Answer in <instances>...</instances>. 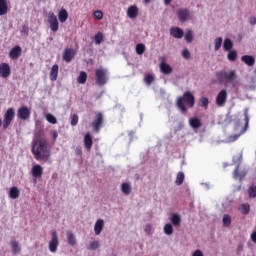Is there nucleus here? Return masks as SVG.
I'll list each match as a JSON object with an SVG mask.
<instances>
[{
    "label": "nucleus",
    "instance_id": "a211bd4d",
    "mask_svg": "<svg viewBox=\"0 0 256 256\" xmlns=\"http://www.w3.org/2000/svg\"><path fill=\"white\" fill-rule=\"evenodd\" d=\"M21 46H15L13 47L10 52H9V57L10 59H19V57L21 56Z\"/></svg>",
    "mask_w": 256,
    "mask_h": 256
},
{
    "label": "nucleus",
    "instance_id": "f8f14e48",
    "mask_svg": "<svg viewBox=\"0 0 256 256\" xmlns=\"http://www.w3.org/2000/svg\"><path fill=\"white\" fill-rule=\"evenodd\" d=\"M11 76V66L8 63H1L0 64V77L2 79H7Z\"/></svg>",
    "mask_w": 256,
    "mask_h": 256
},
{
    "label": "nucleus",
    "instance_id": "5fc2aeb1",
    "mask_svg": "<svg viewBox=\"0 0 256 256\" xmlns=\"http://www.w3.org/2000/svg\"><path fill=\"white\" fill-rule=\"evenodd\" d=\"M145 233H151V224H147L144 228Z\"/></svg>",
    "mask_w": 256,
    "mask_h": 256
},
{
    "label": "nucleus",
    "instance_id": "e433bc0d",
    "mask_svg": "<svg viewBox=\"0 0 256 256\" xmlns=\"http://www.w3.org/2000/svg\"><path fill=\"white\" fill-rule=\"evenodd\" d=\"M214 43H215V47H214L215 51H219V49H221V46L223 45V38L221 37L216 38Z\"/></svg>",
    "mask_w": 256,
    "mask_h": 256
},
{
    "label": "nucleus",
    "instance_id": "4c0bfd02",
    "mask_svg": "<svg viewBox=\"0 0 256 256\" xmlns=\"http://www.w3.org/2000/svg\"><path fill=\"white\" fill-rule=\"evenodd\" d=\"M46 121H48V123H51V125H56L57 118L53 116V114H46Z\"/></svg>",
    "mask_w": 256,
    "mask_h": 256
},
{
    "label": "nucleus",
    "instance_id": "dca6fc26",
    "mask_svg": "<svg viewBox=\"0 0 256 256\" xmlns=\"http://www.w3.org/2000/svg\"><path fill=\"white\" fill-rule=\"evenodd\" d=\"M170 35L174 37V39H183L184 32L179 27H172L170 29Z\"/></svg>",
    "mask_w": 256,
    "mask_h": 256
},
{
    "label": "nucleus",
    "instance_id": "412c9836",
    "mask_svg": "<svg viewBox=\"0 0 256 256\" xmlns=\"http://www.w3.org/2000/svg\"><path fill=\"white\" fill-rule=\"evenodd\" d=\"M189 125L192 129H201L203 124L201 123V119L193 117L189 119Z\"/></svg>",
    "mask_w": 256,
    "mask_h": 256
},
{
    "label": "nucleus",
    "instance_id": "4468645a",
    "mask_svg": "<svg viewBox=\"0 0 256 256\" xmlns=\"http://www.w3.org/2000/svg\"><path fill=\"white\" fill-rule=\"evenodd\" d=\"M160 60L162 61L160 63L161 73H163L164 75H169V74L173 73V68L169 64L165 63L166 58L161 57Z\"/></svg>",
    "mask_w": 256,
    "mask_h": 256
},
{
    "label": "nucleus",
    "instance_id": "e2e57ef3",
    "mask_svg": "<svg viewBox=\"0 0 256 256\" xmlns=\"http://www.w3.org/2000/svg\"><path fill=\"white\" fill-rule=\"evenodd\" d=\"M144 3L149 4L151 3V0H144Z\"/></svg>",
    "mask_w": 256,
    "mask_h": 256
},
{
    "label": "nucleus",
    "instance_id": "bb28decb",
    "mask_svg": "<svg viewBox=\"0 0 256 256\" xmlns=\"http://www.w3.org/2000/svg\"><path fill=\"white\" fill-rule=\"evenodd\" d=\"M19 195H21V192L19 191V188L17 186H13L9 190V198L10 199H19Z\"/></svg>",
    "mask_w": 256,
    "mask_h": 256
},
{
    "label": "nucleus",
    "instance_id": "3c124183",
    "mask_svg": "<svg viewBox=\"0 0 256 256\" xmlns=\"http://www.w3.org/2000/svg\"><path fill=\"white\" fill-rule=\"evenodd\" d=\"M182 56L184 57V59H190L191 53H189V50L184 49V50L182 51Z\"/></svg>",
    "mask_w": 256,
    "mask_h": 256
},
{
    "label": "nucleus",
    "instance_id": "39448f33",
    "mask_svg": "<svg viewBox=\"0 0 256 256\" xmlns=\"http://www.w3.org/2000/svg\"><path fill=\"white\" fill-rule=\"evenodd\" d=\"M15 119V109L8 108L4 114L3 129H9V125Z\"/></svg>",
    "mask_w": 256,
    "mask_h": 256
},
{
    "label": "nucleus",
    "instance_id": "a19ab883",
    "mask_svg": "<svg viewBox=\"0 0 256 256\" xmlns=\"http://www.w3.org/2000/svg\"><path fill=\"white\" fill-rule=\"evenodd\" d=\"M11 247H12L13 253H19L21 251V248L19 247V243L17 241H12Z\"/></svg>",
    "mask_w": 256,
    "mask_h": 256
},
{
    "label": "nucleus",
    "instance_id": "f257e3e1",
    "mask_svg": "<svg viewBox=\"0 0 256 256\" xmlns=\"http://www.w3.org/2000/svg\"><path fill=\"white\" fill-rule=\"evenodd\" d=\"M31 151L36 161L47 163L51 159V146L46 138H34Z\"/></svg>",
    "mask_w": 256,
    "mask_h": 256
},
{
    "label": "nucleus",
    "instance_id": "4d7b16f0",
    "mask_svg": "<svg viewBox=\"0 0 256 256\" xmlns=\"http://www.w3.org/2000/svg\"><path fill=\"white\" fill-rule=\"evenodd\" d=\"M249 23L250 25H256V18L255 17L249 18Z\"/></svg>",
    "mask_w": 256,
    "mask_h": 256
},
{
    "label": "nucleus",
    "instance_id": "0e129e2a",
    "mask_svg": "<svg viewBox=\"0 0 256 256\" xmlns=\"http://www.w3.org/2000/svg\"><path fill=\"white\" fill-rule=\"evenodd\" d=\"M1 125H3V120H1V118H0V127H1Z\"/></svg>",
    "mask_w": 256,
    "mask_h": 256
},
{
    "label": "nucleus",
    "instance_id": "c9c22d12",
    "mask_svg": "<svg viewBox=\"0 0 256 256\" xmlns=\"http://www.w3.org/2000/svg\"><path fill=\"white\" fill-rule=\"evenodd\" d=\"M184 37H185V41L187 43H193V31L192 30H187Z\"/></svg>",
    "mask_w": 256,
    "mask_h": 256
},
{
    "label": "nucleus",
    "instance_id": "393cba45",
    "mask_svg": "<svg viewBox=\"0 0 256 256\" xmlns=\"http://www.w3.org/2000/svg\"><path fill=\"white\" fill-rule=\"evenodd\" d=\"M9 13V6L7 5L6 0H0V17L7 15Z\"/></svg>",
    "mask_w": 256,
    "mask_h": 256
},
{
    "label": "nucleus",
    "instance_id": "c756f323",
    "mask_svg": "<svg viewBox=\"0 0 256 256\" xmlns=\"http://www.w3.org/2000/svg\"><path fill=\"white\" fill-rule=\"evenodd\" d=\"M77 81L80 83V85H85V83H87V73L85 71H81Z\"/></svg>",
    "mask_w": 256,
    "mask_h": 256
},
{
    "label": "nucleus",
    "instance_id": "7c9ffc66",
    "mask_svg": "<svg viewBox=\"0 0 256 256\" xmlns=\"http://www.w3.org/2000/svg\"><path fill=\"white\" fill-rule=\"evenodd\" d=\"M171 223L175 227H179V225H181V216H179V214H173L171 217Z\"/></svg>",
    "mask_w": 256,
    "mask_h": 256
},
{
    "label": "nucleus",
    "instance_id": "1a4fd4ad",
    "mask_svg": "<svg viewBox=\"0 0 256 256\" xmlns=\"http://www.w3.org/2000/svg\"><path fill=\"white\" fill-rule=\"evenodd\" d=\"M17 117L21 121H27L31 117V110L27 106H22L17 110Z\"/></svg>",
    "mask_w": 256,
    "mask_h": 256
},
{
    "label": "nucleus",
    "instance_id": "bf43d9fd",
    "mask_svg": "<svg viewBox=\"0 0 256 256\" xmlns=\"http://www.w3.org/2000/svg\"><path fill=\"white\" fill-rule=\"evenodd\" d=\"M76 155H83V151L81 150V148H76Z\"/></svg>",
    "mask_w": 256,
    "mask_h": 256
},
{
    "label": "nucleus",
    "instance_id": "de8ad7c7",
    "mask_svg": "<svg viewBox=\"0 0 256 256\" xmlns=\"http://www.w3.org/2000/svg\"><path fill=\"white\" fill-rule=\"evenodd\" d=\"M200 105L201 107H205V109H207V107H209V99L207 97H202L200 99Z\"/></svg>",
    "mask_w": 256,
    "mask_h": 256
},
{
    "label": "nucleus",
    "instance_id": "7ed1b4c3",
    "mask_svg": "<svg viewBox=\"0 0 256 256\" xmlns=\"http://www.w3.org/2000/svg\"><path fill=\"white\" fill-rule=\"evenodd\" d=\"M176 107L181 113H187V108L193 109L195 107V96L189 91L184 92L182 96L177 98Z\"/></svg>",
    "mask_w": 256,
    "mask_h": 256
},
{
    "label": "nucleus",
    "instance_id": "b1692460",
    "mask_svg": "<svg viewBox=\"0 0 256 256\" xmlns=\"http://www.w3.org/2000/svg\"><path fill=\"white\" fill-rule=\"evenodd\" d=\"M66 237L68 245H70L71 247H75V245H77V238H75V234H73V232L67 231Z\"/></svg>",
    "mask_w": 256,
    "mask_h": 256
},
{
    "label": "nucleus",
    "instance_id": "2eb2a0df",
    "mask_svg": "<svg viewBox=\"0 0 256 256\" xmlns=\"http://www.w3.org/2000/svg\"><path fill=\"white\" fill-rule=\"evenodd\" d=\"M138 15H139V8L137 7V5H132L128 7L127 17H129V19H136Z\"/></svg>",
    "mask_w": 256,
    "mask_h": 256
},
{
    "label": "nucleus",
    "instance_id": "6e6d98bb",
    "mask_svg": "<svg viewBox=\"0 0 256 256\" xmlns=\"http://www.w3.org/2000/svg\"><path fill=\"white\" fill-rule=\"evenodd\" d=\"M52 137H53V140L56 141L57 140V137H59V134L57 133V130H54L52 132Z\"/></svg>",
    "mask_w": 256,
    "mask_h": 256
},
{
    "label": "nucleus",
    "instance_id": "69168bd1",
    "mask_svg": "<svg viewBox=\"0 0 256 256\" xmlns=\"http://www.w3.org/2000/svg\"><path fill=\"white\" fill-rule=\"evenodd\" d=\"M233 141H237V136H234V137H233Z\"/></svg>",
    "mask_w": 256,
    "mask_h": 256
},
{
    "label": "nucleus",
    "instance_id": "f3484780",
    "mask_svg": "<svg viewBox=\"0 0 256 256\" xmlns=\"http://www.w3.org/2000/svg\"><path fill=\"white\" fill-rule=\"evenodd\" d=\"M178 15V19L179 21H181V23H185V21H187V19H189V9H180L177 12Z\"/></svg>",
    "mask_w": 256,
    "mask_h": 256
},
{
    "label": "nucleus",
    "instance_id": "0eeeda50",
    "mask_svg": "<svg viewBox=\"0 0 256 256\" xmlns=\"http://www.w3.org/2000/svg\"><path fill=\"white\" fill-rule=\"evenodd\" d=\"M47 21L50 25L51 31H53V33H57V31H59V20L57 19V15L53 12H49Z\"/></svg>",
    "mask_w": 256,
    "mask_h": 256
},
{
    "label": "nucleus",
    "instance_id": "603ef678",
    "mask_svg": "<svg viewBox=\"0 0 256 256\" xmlns=\"http://www.w3.org/2000/svg\"><path fill=\"white\" fill-rule=\"evenodd\" d=\"M239 177L241 178V173H239V166L236 167V169L234 170V179H239Z\"/></svg>",
    "mask_w": 256,
    "mask_h": 256
},
{
    "label": "nucleus",
    "instance_id": "473e14b6",
    "mask_svg": "<svg viewBox=\"0 0 256 256\" xmlns=\"http://www.w3.org/2000/svg\"><path fill=\"white\" fill-rule=\"evenodd\" d=\"M224 51H230L231 49H233V42L231 41V39L227 38L224 40Z\"/></svg>",
    "mask_w": 256,
    "mask_h": 256
},
{
    "label": "nucleus",
    "instance_id": "5701e85b",
    "mask_svg": "<svg viewBox=\"0 0 256 256\" xmlns=\"http://www.w3.org/2000/svg\"><path fill=\"white\" fill-rule=\"evenodd\" d=\"M59 75V65L54 64L50 71V81H57Z\"/></svg>",
    "mask_w": 256,
    "mask_h": 256
},
{
    "label": "nucleus",
    "instance_id": "37998d69",
    "mask_svg": "<svg viewBox=\"0 0 256 256\" xmlns=\"http://www.w3.org/2000/svg\"><path fill=\"white\" fill-rule=\"evenodd\" d=\"M164 233L166 235H173V226L171 224H166L164 226Z\"/></svg>",
    "mask_w": 256,
    "mask_h": 256
},
{
    "label": "nucleus",
    "instance_id": "2f4dec72",
    "mask_svg": "<svg viewBox=\"0 0 256 256\" xmlns=\"http://www.w3.org/2000/svg\"><path fill=\"white\" fill-rule=\"evenodd\" d=\"M183 181H185V173L178 172L175 180L176 185H183Z\"/></svg>",
    "mask_w": 256,
    "mask_h": 256
},
{
    "label": "nucleus",
    "instance_id": "4be33fe9",
    "mask_svg": "<svg viewBox=\"0 0 256 256\" xmlns=\"http://www.w3.org/2000/svg\"><path fill=\"white\" fill-rule=\"evenodd\" d=\"M241 61L245 63V65H248V67H253L255 65V57L251 55H244L241 57Z\"/></svg>",
    "mask_w": 256,
    "mask_h": 256
},
{
    "label": "nucleus",
    "instance_id": "6ab92c4d",
    "mask_svg": "<svg viewBox=\"0 0 256 256\" xmlns=\"http://www.w3.org/2000/svg\"><path fill=\"white\" fill-rule=\"evenodd\" d=\"M84 146L86 147L87 151H90V149L93 147V136H91V133L87 132L84 136Z\"/></svg>",
    "mask_w": 256,
    "mask_h": 256
},
{
    "label": "nucleus",
    "instance_id": "f704fd0d",
    "mask_svg": "<svg viewBox=\"0 0 256 256\" xmlns=\"http://www.w3.org/2000/svg\"><path fill=\"white\" fill-rule=\"evenodd\" d=\"M94 41H95L96 45H101V43H103V33L102 32H98L94 36Z\"/></svg>",
    "mask_w": 256,
    "mask_h": 256
},
{
    "label": "nucleus",
    "instance_id": "09e8293b",
    "mask_svg": "<svg viewBox=\"0 0 256 256\" xmlns=\"http://www.w3.org/2000/svg\"><path fill=\"white\" fill-rule=\"evenodd\" d=\"M94 18L97 19V21H101V19H103V12L101 10H96L93 13Z\"/></svg>",
    "mask_w": 256,
    "mask_h": 256
},
{
    "label": "nucleus",
    "instance_id": "cd10ccee",
    "mask_svg": "<svg viewBox=\"0 0 256 256\" xmlns=\"http://www.w3.org/2000/svg\"><path fill=\"white\" fill-rule=\"evenodd\" d=\"M121 191L124 195H131V184L124 182L121 185Z\"/></svg>",
    "mask_w": 256,
    "mask_h": 256
},
{
    "label": "nucleus",
    "instance_id": "9d476101",
    "mask_svg": "<svg viewBox=\"0 0 256 256\" xmlns=\"http://www.w3.org/2000/svg\"><path fill=\"white\" fill-rule=\"evenodd\" d=\"M227 97V90L222 89L216 96V105L218 107H225V104L227 103Z\"/></svg>",
    "mask_w": 256,
    "mask_h": 256
},
{
    "label": "nucleus",
    "instance_id": "58836bf2",
    "mask_svg": "<svg viewBox=\"0 0 256 256\" xmlns=\"http://www.w3.org/2000/svg\"><path fill=\"white\" fill-rule=\"evenodd\" d=\"M136 53L137 55H143L145 53V44H137L136 45Z\"/></svg>",
    "mask_w": 256,
    "mask_h": 256
},
{
    "label": "nucleus",
    "instance_id": "aec40b11",
    "mask_svg": "<svg viewBox=\"0 0 256 256\" xmlns=\"http://www.w3.org/2000/svg\"><path fill=\"white\" fill-rule=\"evenodd\" d=\"M104 227L105 222L103 221V219H98L94 225L95 235H101V231H103Z\"/></svg>",
    "mask_w": 256,
    "mask_h": 256
},
{
    "label": "nucleus",
    "instance_id": "052dcab7",
    "mask_svg": "<svg viewBox=\"0 0 256 256\" xmlns=\"http://www.w3.org/2000/svg\"><path fill=\"white\" fill-rule=\"evenodd\" d=\"M172 0H164V5L169 6L171 5Z\"/></svg>",
    "mask_w": 256,
    "mask_h": 256
},
{
    "label": "nucleus",
    "instance_id": "a18cd8bd",
    "mask_svg": "<svg viewBox=\"0 0 256 256\" xmlns=\"http://www.w3.org/2000/svg\"><path fill=\"white\" fill-rule=\"evenodd\" d=\"M144 81H145L146 85H151V83H153V81H155V78L153 77V75L147 74L144 78Z\"/></svg>",
    "mask_w": 256,
    "mask_h": 256
},
{
    "label": "nucleus",
    "instance_id": "72a5a7b5",
    "mask_svg": "<svg viewBox=\"0 0 256 256\" xmlns=\"http://www.w3.org/2000/svg\"><path fill=\"white\" fill-rule=\"evenodd\" d=\"M222 223L224 227H229L231 225V216L229 214H225L223 216Z\"/></svg>",
    "mask_w": 256,
    "mask_h": 256
},
{
    "label": "nucleus",
    "instance_id": "49530a36",
    "mask_svg": "<svg viewBox=\"0 0 256 256\" xmlns=\"http://www.w3.org/2000/svg\"><path fill=\"white\" fill-rule=\"evenodd\" d=\"M89 249L90 251H97V249H99V241L90 242Z\"/></svg>",
    "mask_w": 256,
    "mask_h": 256
},
{
    "label": "nucleus",
    "instance_id": "6e6552de",
    "mask_svg": "<svg viewBox=\"0 0 256 256\" xmlns=\"http://www.w3.org/2000/svg\"><path fill=\"white\" fill-rule=\"evenodd\" d=\"M101 127H103V113L97 112L92 122V129L94 133H99V131H101Z\"/></svg>",
    "mask_w": 256,
    "mask_h": 256
},
{
    "label": "nucleus",
    "instance_id": "f03ea898",
    "mask_svg": "<svg viewBox=\"0 0 256 256\" xmlns=\"http://www.w3.org/2000/svg\"><path fill=\"white\" fill-rule=\"evenodd\" d=\"M215 77L218 83H225V85H231L235 89V87H239V77L237 76V72L235 70H220L215 73Z\"/></svg>",
    "mask_w": 256,
    "mask_h": 256
},
{
    "label": "nucleus",
    "instance_id": "a878e982",
    "mask_svg": "<svg viewBox=\"0 0 256 256\" xmlns=\"http://www.w3.org/2000/svg\"><path fill=\"white\" fill-rule=\"evenodd\" d=\"M58 19H59L60 23H65L67 21V19H69V12H67L65 10V8H62L58 12Z\"/></svg>",
    "mask_w": 256,
    "mask_h": 256
},
{
    "label": "nucleus",
    "instance_id": "9b49d317",
    "mask_svg": "<svg viewBox=\"0 0 256 256\" xmlns=\"http://www.w3.org/2000/svg\"><path fill=\"white\" fill-rule=\"evenodd\" d=\"M31 174L34 183H37V179H41V177H43V166L36 164L32 167L31 169Z\"/></svg>",
    "mask_w": 256,
    "mask_h": 256
},
{
    "label": "nucleus",
    "instance_id": "20e7f679",
    "mask_svg": "<svg viewBox=\"0 0 256 256\" xmlns=\"http://www.w3.org/2000/svg\"><path fill=\"white\" fill-rule=\"evenodd\" d=\"M95 78H96V84L99 85V87H103V85H107V82L109 81V76H107V69H104V68L96 69Z\"/></svg>",
    "mask_w": 256,
    "mask_h": 256
},
{
    "label": "nucleus",
    "instance_id": "ea45409f",
    "mask_svg": "<svg viewBox=\"0 0 256 256\" xmlns=\"http://www.w3.org/2000/svg\"><path fill=\"white\" fill-rule=\"evenodd\" d=\"M248 195L250 197V199H255L256 197V186H250L248 189Z\"/></svg>",
    "mask_w": 256,
    "mask_h": 256
},
{
    "label": "nucleus",
    "instance_id": "423d86ee",
    "mask_svg": "<svg viewBox=\"0 0 256 256\" xmlns=\"http://www.w3.org/2000/svg\"><path fill=\"white\" fill-rule=\"evenodd\" d=\"M50 253H57V248L59 247V236L57 235V231L51 232V240L48 244Z\"/></svg>",
    "mask_w": 256,
    "mask_h": 256
},
{
    "label": "nucleus",
    "instance_id": "79ce46f5",
    "mask_svg": "<svg viewBox=\"0 0 256 256\" xmlns=\"http://www.w3.org/2000/svg\"><path fill=\"white\" fill-rule=\"evenodd\" d=\"M70 123H71L72 127H75L79 123V115L72 114Z\"/></svg>",
    "mask_w": 256,
    "mask_h": 256
},
{
    "label": "nucleus",
    "instance_id": "13d9d810",
    "mask_svg": "<svg viewBox=\"0 0 256 256\" xmlns=\"http://www.w3.org/2000/svg\"><path fill=\"white\" fill-rule=\"evenodd\" d=\"M251 241H253V243H256V231H254V232L251 234Z\"/></svg>",
    "mask_w": 256,
    "mask_h": 256
},
{
    "label": "nucleus",
    "instance_id": "680f3d73",
    "mask_svg": "<svg viewBox=\"0 0 256 256\" xmlns=\"http://www.w3.org/2000/svg\"><path fill=\"white\" fill-rule=\"evenodd\" d=\"M245 120H246V123H249V117L247 116V114H245Z\"/></svg>",
    "mask_w": 256,
    "mask_h": 256
},
{
    "label": "nucleus",
    "instance_id": "c03bdc74",
    "mask_svg": "<svg viewBox=\"0 0 256 256\" xmlns=\"http://www.w3.org/2000/svg\"><path fill=\"white\" fill-rule=\"evenodd\" d=\"M228 59L230 60V61H237V51H235V50H232V51H230L229 53H228Z\"/></svg>",
    "mask_w": 256,
    "mask_h": 256
},
{
    "label": "nucleus",
    "instance_id": "c85d7f7f",
    "mask_svg": "<svg viewBox=\"0 0 256 256\" xmlns=\"http://www.w3.org/2000/svg\"><path fill=\"white\" fill-rule=\"evenodd\" d=\"M239 209L242 215H249V213L251 212V205H249V203H243L241 204Z\"/></svg>",
    "mask_w": 256,
    "mask_h": 256
},
{
    "label": "nucleus",
    "instance_id": "8fccbe9b",
    "mask_svg": "<svg viewBox=\"0 0 256 256\" xmlns=\"http://www.w3.org/2000/svg\"><path fill=\"white\" fill-rule=\"evenodd\" d=\"M21 35H26V36L29 35V26H28V25H25V24H24V25L22 26Z\"/></svg>",
    "mask_w": 256,
    "mask_h": 256
},
{
    "label": "nucleus",
    "instance_id": "ddd939ff",
    "mask_svg": "<svg viewBox=\"0 0 256 256\" xmlns=\"http://www.w3.org/2000/svg\"><path fill=\"white\" fill-rule=\"evenodd\" d=\"M75 59V50L73 48H66L63 53V61L71 63Z\"/></svg>",
    "mask_w": 256,
    "mask_h": 256
},
{
    "label": "nucleus",
    "instance_id": "864d4df0",
    "mask_svg": "<svg viewBox=\"0 0 256 256\" xmlns=\"http://www.w3.org/2000/svg\"><path fill=\"white\" fill-rule=\"evenodd\" d=\"M192 256H205V255H203V251H201V250H196V251H194V253L192 254Z\"/></svg>",
    "mask_w": 256,
    "mask_h": 256
}]
</instances>
